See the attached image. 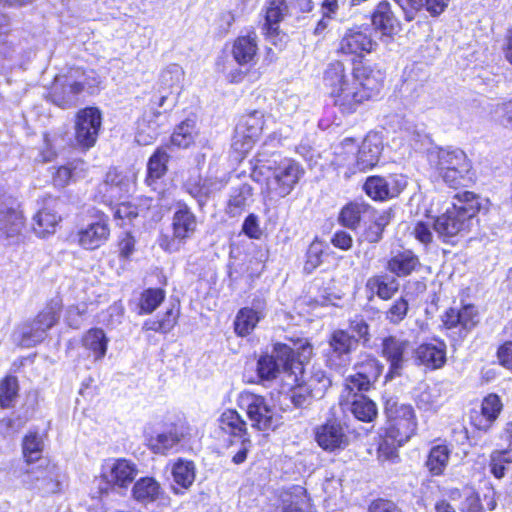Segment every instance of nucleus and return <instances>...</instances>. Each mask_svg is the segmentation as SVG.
Here are the masks:
<instances>
[{
	"label": "nucleus",
	"mask_w": 512,
	"mask_h": 512,
	"mask_svg": "<svg viewBox=\"0 0 512 512\" xmlns=\"http://www.w3.org/2000/svg\"><path fill=\"white\" fill-rule=\"evenodd\" d=\"M457 202L447 208L445 213L434 221V230L443 242L455 244L459 237L467 233L474 217L483 208V202L478 195L464 191L456 195ZM485 202H487L485 200Z\"/></svg>",
	"instance_id": "obj_1"
},
{
	"label": "nucleus",
	"mask_w": 512,
	"mask_h": 512,
	"mask_svg": "<svg viewBox=\"0 0 512 512\" xmlns=\"http://www.w3.org/2000/svg\"><path fill=\"white\" fill-rule=\"evenodd\" d=\"M99 84V77L93 70L70 68L55 77L49 97L58 107L71 108L78 104L83 93L94 94Z\"/></svg>",
	"instance_id": "obj_2"
},
{
	"label": "nucleus",
	"mask_w": 512,
	"mask_h": 512,
	"mask_svg": "<svg viewBox=\"0 0 512 512\" xmlns=\"http://www.w3.org/2000/svg\"><path fill=\"white\" fill-rule=\"evenodd\" d=\"M291 343H276L271 355L265 354L259 358L257 373L262 381H271L281 370H293L295 362L302 366L304 361L310 359L313 347L307 339L297 338L291 340Z\"/></svg>",
	"instance_id": "obj_3"
},
{
	"label": "nucleus",
	"mask_w": 512,
	"mask_h": 512,
	"mask_svg": "<svg viewBox=\"0 0 512 512\" xmlns=\"http://www.w3.org/2000/svg\"><path fill=\"white\" fill-rule=\"evenodd\" d=\"M429 161L439 177L452 188L466 186L472 181V164L459 148H439L429 154Z\"/></svg>",
	"instance_id": "obj_4"
},
{
	"label": "nucleus",
	"mask_w": 512,
	"mask_h": 512,
	"mask_svg": "<svg viewBox=\"0 0 512 512\" xmlns=\"http://www.w3.org/2000/svg\"><path fill=\"white\" fill-rule=\"evenodd\" d=\"M197 226V217L192 209L183 201L176 202L172 215V234H162L159 237L160 248L168 253L180 251L194 237Z\"/></svg>",
	"instance_id": "obj_5"
},
{
	"label": "nucleus",
	"mask_w": 512,
	"mask_h": 512,
	"mask_svg": "<svg viewBox=\"0 0 512 512\" xmlns=\"http://www.w3.org/2000/svg\"><path fill=\"white\" fill-rule=\"evenodd\" d=\"M384 411L388 418L386 429L388 438L396 441L399 446L404 445L415 435L417 420L414 409L409 404L399 403L396 398L385 400Z\"/></svg>",
	"instance_id": "obj_6"
},
{
	"label": "nucleus",
	"mask_w": 512,
	"mask_h": 512,
	"mask_svg": "<svg viewBox=\"0 0 512 512\" xmlns=\"http://www.w3.org/2000/svg\"><path fill=\"white\" fill-rule=\"evenodd\" d=\"M324 83L330 89L333 103L343 114H352V95L354 90L353 69L347 72L341 61H334L324 72Z\"/></svg>",
	"instance_id": "obj_7"
},
{
	"label": "nucleus",
	"mask_w": 512,
	"mask_h": 512,
	"mask_svg": "<svg viewBox=\"0 0 512 512\" xmlns=\"http://www.w3.org/2000/svg\"><path fill=\"white\" fill-rule=\"evenodd\" d=\"M314 438L322 450L338 454L350 446L357 433L346 421L331 418L314 428Z\"/></svg>",
	"instance_id": "obj_8"
},
{
	"label": "nucleus",
	"mask_w": 512,
	"mask_h": 512,
	"mask_svg": "<svg viewBox=\"0 0 512 512\" xmlns=\"http://www.w3.org/2000/svg\"><path fill=\"white\" fill-rule=\"evenodd\" d=\"M61 310V299H51L31 322L22 325L19 344L29 348L41 343L46 338L48 330L58 322Z\"/></svg>",
	"instance_id": "obj_9"
},
{
	"label": "nucleus",
	"mask_w": 512,
	"mask_h": 512,
	"mask_svg": "<svg viewBox=\"0 0 512 512\" xmlns=\"http://www.w3.org/2000/svg\"><path fill=\"white\" fill-rule=\"evenodd\" d=\"M270 171L272 176L267 178L266 183L270 198L289 195L304 175L300 163L290 158L280 159Z\"/></svg>",
	"instance_id": "obj_10"
},
{
	"label": "nucleus",
	"mask_w": 512,
	"mask_h": 512,
	"mask_svg": "<svg viewBox=\"0 0 512 512\" xmlns=\"http://www.w3.org/2000/svg\"><path fill=\"white\" fill-rule=\"evenodd\" d=\"M411 342L397 335H388L381 339L379 353L389 364L385 381L400 377L413 353Z\"/></svg>",
	"instance_id": "obj_11"
},
{
	"label": "nucleus",
	"mask_w": 512,
	"mask_h": 512,
	"mask_svg": "<svg viewBox=\"0 0 512 512\" xmlns=\"http://www.w3.org/2000/svg\"><path fill=\"white\" fill-rule=\"evenodd\" d=\"M183 80L182 67L178 64L168 65L161 71L150 99H153V103L158 104V107L167 105L173 109L178 102Z\"/></svg>",
	"instance_id": "obj_12"
},
{
	"label": "nucleus",
	"mask_w": 512,
	"mask_h": 512,
	"mask_svg": "<svg viewBox=\"0 0 512 512\" xmlns=\"http://www.w3.org/2000/svg\"><path fill=\"white\" fill-rule=\"evenodd\" d=\"M354 90L352 95L353 113L366 100L378 95L384 85V74L371 66L353 67Z\"/></svg>",
	"instance_id": "obj_13"
},
{
	"label": "nucleus",
	"mask_w": 512,
	"mask_h": 512,
	"mask_svg": "<svg viewBox=\"0 0 512 512\" xmlns=\"http://www.w3.org/2000/svg\"><path fill=\"white\" fill-rule=\"evenodd\" d=\"M172 109L170 106L158 107L149 99V103L142 116L137 121L135 140L139 145H150L161 134L167 122V114Z\"/></svg>",
	"instance_id": "obj_14"
},
{
	"label": "nucleus",
	"mask_w": 512,
	"mask_h": 512,
	"mask_svg": "<svg viewBox=\"0 0 512 512\" xmlns=\"http://www.w3.org/2000/svg\"><path fill=\"white\" fill-rule=\"evenodd\" d=\"M137 472L136 465L126 459H117L111 464H106L98 485L100 495L108 494L116 487H127L132 483Z\"/></svg>",
	"instance_id": "obj_15"
},
{
	"label": "nucleus",
	"mask_w": 512,
	"mask_h": 512,
	"mask_svg": "<svg viewBox=\"0 0 512 512\" xmlns=\"http://www.w3.org/2000/svg\"><path fill=\"white\" fill-rule=\"evenodd\" d=\"M241 403L252 428L268 431L276 427L275 411L265 397L248 393L242 396Z\"/></svg>",
	"instance_id": "obj_16"
},
{
	"label": "nucleus",
	"mask_w": 512,
	"mask_h": 512,
	"mask_svg": "<svg viewBox=\"0 0 512 512\" xmlns=\"http://www.w3.org/2000/svg\"><path fill=\"white\" fill-rule=\"evenodd\" d=\"M407 184V178L402 174L373 175L366 179L363 189L373 200L385 201L397 197Z\"/></svg>",
	"instance_id": "obj_17"
},
{
	"label": "nucleus",
	"mask_w": 512,
	"mask_h": 512,
	"mask_svg": "<svg viewBox=\"0 0 512 512\" xmlns=\"http://www.w3.org/2000/svg\"><path fill=\"white\" fill-rule=\"evenodd\" d=\"M102 124L101 112L95 107L81 109L76 115L75 138L83 148L95 145Z\"/></svg>",
	"instance_id": "obj_18"
},
{
	"label": "nucleus",
	"mask_w": 512,
	"mask_h": 512,
	"mask_svg": "<svg viewBox=\"0 0 512 512\" xmlns=\"http://www.w3.org/2000/svg\"><path fill=\"white\" fill-rule=\"evenodd\" d=\"M63 205L58 197L44 198L42 208L33 217V231L38 237L45 238L55 233L62 219L59 213Z\"/></svg>",
	"instance_id": "obj_19"
},
{
	"label": "nucleus",
	"mask_w": 512,
	"mask_h": 512,
	"mask_svg": "<svg viewBox=\"0 0 512 512\" xmlns=\"http://www.w3.org/2000/svg\"><path fill=\"white\" fill-rule=\"evenodd\" d=\"M24 218L16 199L0 189V236L13 238L20 234Z\"/></svg>",
	"instance_id": "obj_20"
},
{
	"label": "nucleus",
	"mask_w": 512,
	"mask_h": 512,
	"mask_svg": "<svg viewBox=\"0 0 512 512\" xmlns=\"http://www.w3.org/2000/svg\"><path fill=\"white\" fill-rule=\"evenodd\" d=\"M446 329L459 328V336L464 338L479 323V313L472 304L463 305L460 309L449 308L442 316Z\"/></svg>",
	"instance_id": "obj_21"
},
{
	"label": "nucleus",
	"mask_w": 512,
	"mask_h": 512,
	"mask_svg": "<svg viewBox=\"0 0 512 512\" xmlns=\"http://www.w3.org/2000/svg\"><path fill=\"white\" fill-rule=\"evenodd\" d=\"M132 183L130 179L118 172L109 170L104 181L99 185V193L102 194L103 201L109 204L120 202L130 192Z\"/></svg>",
	"instance_id": "obj_22"
},
{
	"label": "nucleus",
	"mask_w": 512,
	"mask_h": 512,
	"mask_svg": "<svg viewBox=\"0 0 512 512\" xmlns=\"http://www.w3.org/2000/svg\"><path fill=\"white\" fill-rule=\"evenodd\" d=\"M376 46L377 43L367 30H349L341 39L338 52L352 56L354 60L363 57L365 53H370Z\"/></svg>",
	"instance_id": "obj_23"
},
{
	"label": "nucleus",
	"mask_w": 512,
	"mask_h": 512,
	"mask_svg": "<svg viewBox=\"0 0 512 512\" xmlns=\"http://www.w3.org/2000/svg\"><path fill=\"white\" fill-rule=\"evenodd\" d=\"M272 512H315L306 490L300 486L279 493Z\"/></svg>",
	"instance_id": "obj_24"
},
{
	"label": "nucleus",
	"mask_w": 512,
	"mask_h": 512,
	"mask_svg": "<svg viewBox=\"0 0 512 512\" xmlns=\"http://www.w3.org/2000/svg\"><path fill=\"white\" fill-rule=\"evenodd\" d=\"M263 126V113L258 110L242 116L235 128L236 140L234 145L236 146L239 141H243L241 149L244 151L248 150L261 134Z\"/></svg>",
	"instance_id": "obj_25"
},
{
	"label": "nucleus",
	"mask_w": 512,
	"mask_h": 512,
	"mask_svg": "<svg viewBox=\"0 0 512 512\" xmlns=\"http://www.w3.org/2000/svg\"><path fill=\"white\" fill-rule=\"evenodd\" d=\"M183 437L182 428L171 424L165 430L148 437L147 445L153 453L167 455L170 452L178 451Z\"/></svg>",
	"instance_id": "obj_26"
},
{
	"label": "nucleus",
	"mask_w": 512,
	"mask_h": 512,
	"mask_svg": "<svg viewBox=\"0 0 512 512\" xmlns=\"http://www.w3.org/2000/svg\"><path fill=\"white\" fill-rule=\"evenodd\" d=\"M266 303L263 299L257 298L252 301L251 307L241 308L235 318L234 328L239 336L250 334L259 321L265 316Z\"/></svg>",
	"instance_id": "obj_27"
},
{
	"label": "nucleus",
	"mask_w": 512,
	"mask_h": 512,
	"mask_svg": "<svg viewBox=\"0 0 512 512\" xmlns=\"http://www.w3.org/2000/svg\"><path fill=\"white\" fill-rule=\"evenodd\" d=\"M402 9L407 22L415 20L417 14L426 11L431 17L440 16L451 0H394Z\"/></svg>",
	"instance_id": "obj_28"
},
{
	"label": "nucleus",
	"mask_w": 512,
	"mask_h": 512,
	"mask_svg": "<svg viewBox=\"0 0 512 512\" xmlns=\"http://www.w3.org/2000/svg\"><path fill=\"white\" fill-rule=\"evenodd\" d=\"M383 149L382 139L377 133H369L362 141L357 157L356 168L366 171L377 165Z\"/></svg>",
	"instance_id": "obj_29"
},
{
	"label": "nucleus",
	"mask_w": 512,
	"mask_h": 512,
	"mask_svg": "<svg viewBox=\"0 0 512 512\" xmlns=\"http://www.w3.org/2000/svg\"><path fill=\"white\" fill-rule=\"evenodd\" d=\"M232 56L240 66L251 67L257 63L258 42L254 31L240 35L234 40Z\"/></svg>",
	"instance_id": "obj_30"
},
{
	"label": "nucleus",
	"mask_w": 512,
	"mask_h": 512,
	"mask_svg": "<svg viewBox=\"0 0 512 512\" xmlns=\"http://www.w3.org/2000/svg\"><path fill=\"white\" fill-rule=\"evenodd\" d=\"M110 229L105 220H98L81 228L77 232L78 244L86 250L102 246L109 238Z\"/></svg>",
	"instance_id": "obj_31"
},
{
	"label": "nucleus",
	"mask_w": 512,
	"mask_h": 512,
	"mask_svg": "<svg viewBox=\"0 0 512 512\" xmlns=\"http://www.w3.org/2000/svg\"><path fill=\"white\" fill-rule=\"evenodd\" d=\"M374 28L385 36H392L401 30L400 21L388 1H381L372 14Z\"/></svg>",
	"instance_id": "obj_32"
},
{
	"label": "nucleus",
	"mask_w": 512,
	"mask_h": 512,
	"mask_svg": "<svg viewBox=\"0 0 512 512\" xmlns=\"http://www.w3.org/2000/svg\"><path fill=\"white\" fill-rule=\"evenodd\" d=\"M375 208L365 201H354L346 204L339 215L341 224L355 230L361 221L367 224V219L374 214Z\"/></svg>",
	"instance_id": "obj_33"
},
{
	"label": "nucleus",
	"mask_w": 512,
	"mask_h": 512,
	"mask_svg": "<svg viewBox=\"0 0 512 512\" xmlns=\"http://www.w3.org/2000/svg\"><path fill=\"white\" fill-rule=\"evenodd\" d=\"M418 256L411 250L399 251L388 260L387 270L397 277H406L420 269Z\"/></svg>",
	"instance_id": "obj_34"
},
{
	"label": "nucleus",
	"mask_w": 512,
	"mask_h": 512,
	"mask_svg": "<svg viewBox=\"0 0 512 512\" xmlns=\"http://www.w3.org/2000/svg\"><path fill=\"white\" fill-rule=\"evenodd\" d=\"M415 353L419 362L430 369L441 368L446 362V344L442 340H436V343H423Z\"/></svg>",
	"instance_id": "obj_35"
},
{
	"label": "nucleus",
	"mask_w": 512,
	"mask_h": 512,
	"mask_svg": "<svg viewBox=\"0 0 512 512\" xmlns=\"http://www.w3.org/2000/svg\"><path fill=\"white\" fill-rule=\"evenodd\" d=\"M366 290L372 296L376 295L381 300H390L399 289L397 279L388 274L374 275L366 281Z\"/></svg>",
	"instance_id": "obj_36"
},
{
	"label": "nucleus",
	"mask_w": 512,
	"mask_h": 512,
	"mask_svg": "<svg viewBox=\"0 0 512 512\" xmlns=\"http://www.w3.org/2000/svg\"><path fill=\"white\" fill-rule=\"evenodd\" d=\"M301 369L304 377L302 384L310 391L312 397L322 399L332 384L330 377L321 367L312 366L309 372L303 367Z\"/></svg>",
	"instance_id": "obj_37"
},
{
	"label": "nucleus",
	"mask_w": 512,
	"mask_h": 512,
	"mask_svg": "<svg viewBox=\"0 0 512 512\" xmlns=\"http://www.w3.org/2000/svg\"><path fill=\"white\" fill-rule=\"evenodd\" d=\"M502 410V402L496 394L486 396L481 405V416L473 419V423L478 430L487 431L492 423L497 419Z\"/></svg>",
	"instance_id": "obj_38"
},
{
	"label": "nucleus",
	"mask_w": 512,
	"mask_h": 512,
	"mask_svg": "<svg viewBox=\"0 0 512 512\" xmlns=\"http://www.w3.org/2000/svg\"><path fill=\"white\" fill-rule=\"evenodd\" d=\"M163 494L160 484L152 477L137 480L132 488L133 498L144 505L155 502Z\"/></svg>",
	"instance_id": "obj_39"
},
{
	"label": "nucleus",
	"mask_w": 512,
	"mask_h": 512,
	"mask_svg": "<svg viewBox=\"0 0 512 512\" xmlns=\"http://www.w3.org/2000/svg\"><path fill=\"white\" fill-rule=\"evenodd\" d=\"M391 217V210L379 212L375 209L371 218L367 219L369 224L363 232V239L369 243H378L382 239L384 229L390 223Z\"/></svg>",
	"instance_id": "obj_40"
},
{
	"label": "nucleus",
	"mask_w": 512,
	"mask_h": 512,
	"mask_svg": "<svg viewBox=\"0 0 512 512\" xmlns=\"http://www.w3.org/2000/svg\"><path fill=\"white\" fill-rule=\"evenodd\" d=\"M252 195L253 189L249 184L244 183L233 187L230 192L226 212L231 217L239 216L250 205Z\"/></svg>",
	"instance_id": "obj_41"
},
{
	"label": "nucleus",
	"mask_w": 512,
	"mask_h": 512,
	"mask_svg": "<svg viewBox=\"0 0 512 512\" xmlns=\"http://www.w3.org/2000/svg\"><path fill=\"white\" fill-rule=\"evenodd\" d=\"M220 428L227 434L242 440L244 437H250L247 430V423L236 411L228 409L224 411L219 418Z\"/></svg>",
	"instance_id": "obj_42"
},
{
	"label": "nucleus",
	"mask_w": 512,
	"mask_h": 512,
	"mask_svg": "<svg viewBox=\"0 0 512 512\" xmlns=\"http://www.w3.org/2000/svg\"><path fill=\"white\" fill-rule=\"evenodd\" d=\"M179 313V305L172 304L161 317L145 320L142 325V330L166 334L177 324Z\"/></svg>",
	"instance_id": "obj_43"
},
{
	"label": "nucleus",
	"mask_w": 512,
	"mask_h": 512,
	"mask_svg": "<svg viewBox=\"0 0 512 512\" xmlns=\"http://www.w3.org/2000/svg\"><path fill=\"white\" fill-rule=\"evenodd\" d=\"M166 292L162 288L144 289L136 303V313L138 315L152 314L165 300Z\"/></svg>",
	"instance_id": "obj_44"
},
{
	"label": "nucleus",
	"mask_w": 512,
	"mask_h": 512,
	"mask_svg": "<svg viewBox=\"0 0 512 512\" xmlns=\"http://www.w3.org/2000/svg\"><path fill=\"white\" fill-rule=\"evenodd\" d=\"M359 339L352 336L347 330H335L329 337L328 349L339 354L352 356V353L358 348Z\"/></svg>",
	"instance_id": "obj_45"
},
{
	"label": "nucleus",
	"mask_w": 512,
	"mask_h": 512,
	"mask_svg": "<svg viewBox=\"0 0 512 512\" xmlns=\"http://www.w3.org/2000/svg\"><path fill=\"white\" fill-rule=\"evenodd\" d=\"M169 158V154L162 147L154 151L147 163L146 182L148 185H152L166 174Z\"/></svg>",
	"instance_id": "obj_46"
},
{
	"label": "nucleus",
	"mask_w": 512,
	"mask_h": 512,
	"mask_svg": "<svg viewBox=\"0 0 512 512\" xmlns=\"http://www.w3.org/2000/svg\"><path fill=\"white\" fill-rule=\"evenodd\" d=\"M86 163L82 160H75L57 169L53 181L55 186L65 187L71 181H76L85 176Z\"/></svg>",
	"instance_id": "obj_47"
},
{
	"label": "nucleus",
	"mask_w": 512,
	"mask_h": 512,
	"mask_svg": "<svg viewBox=\"0 0 512 512\" xmlns=\"http://www.w3.org/2000/svg\"><path fill=\"white\" fill-rule=\"evenodd\" d=\"M451 451L444 445L433 446L426 460V467L433 476H440L444 473L450 458Z\"/></svg>",
	"instance_id": "obj_48"
},
{
	"label": "nucleus",
	"mask_w": 512,
	"mask_h": 512,
	"mask_svg": "<svg viewBox=\"0 0 512 512\" xmlns=\"http://www.w3.org/2000/svg\"><path fill=\"white\" fill-rule=\"evenodd\" d=\"M442 390L439 384L428 386L416 396V405L425 412H437L442 406Z\"/></svg>",
	"instance_id": "obj_49"
},
{
	"label": "nucleus",
	"mask_w": 512,
	"mask_h": 512,
	"mask_svg": "<svg viewBox=\"0 0 512 512\" xmlns=\"http://www.w3.org/2000/svg\"><path fill=\"white\" fill-rule=\"evenodd\" d=\"M196 134L195 120L186 119L176 126L171 135L170 141L173 146L186 149L194 143Z\"/></svg>",
	"instance_id": "obj_50"
},
{
	"label": "nucleus",
	"mask_w": 512,
	"mask_h": 512,
	"mask_svg": "<svg viewBox=\"0 0 512 512\" xmlns=\"http://www.w3.org/2000/svg\"><path fill=\"white\" fill-rule=\"evenodd\" d=\"M349 410L357 420L366 423L374 421L378 414L376 404L364 395L354 398Z\"/></svg>",
	"instance_id": "obj_51"
},
{
	"label": "nucleus",
	"mask_w": 512,
	"mask_h": 512,
	"mask_svg": "<svg viewBox=\"0 0 512 512\" xmlns=\"http://www.w3.org/2000/svg\"><path fill=\"white\" fill-rule=\"evenodd\" d=\"M83 346L90 350L95 359H101L107 351L108 339L104 331L100 328H92L84 335L82 339Z\"/></svg>",
	"instance_id": "obj_52"
},
{
	"label": "nucleus",
	"mask_w": 512,
	"mask_h": 512,
	"mask_svg": "<svg viewBox=\"0 0 512 512\" xmlns=\"http://www.w3.org/2000/svg\"><path fill=\"white\" fill-rule=\"evenodd\" d=\"M172 475L176 484L187 489L195 480V465L192 461L178 459L173 465Z\"/></svg>",
	"instance_id": "obj_53"
},
{
	"label": "nucleus",
	"mask_w": 512,
	"mask_h": 512,
	"mask_svg": "<svg viewBox=\"0 0 512 512\" xmlns=\"http://www.w3.org/2000/svg\"><path fill=\"white\" fill-rule=\"evenodd\" d=\"M510 448L506 450H496L490 455L489 468L491 474L497 479L505 476L506 464L512 463V433L509 435Z\"/></svg>",
	"instance_id": "obj_54"
},
{
	"label": "nucleus",
	"mask_w": 512,
	"mask_h": 512,
	"mask_svg": "<svg viewBox=\"0 0 512 512\" xmlns=\"http://www.w3.org/2000/svg\"><path fill=\"white\" fill-rule=\"evenodd\" d=\"M339 9L338 4H332L330 1L327 3H320L321 18L317 21L313 30L316 37H324L327 31L331 28L333 21Z\"/></svg>",
	"instance_id": "obj_55"
},
{
	"label": "nucleus",
	"mask_w": 512,
	"mask_h": 512,
	"mask_svg": "<svg viewBox=\"0 0 512 512\" xmlns=\"http://www.w3.org/2000/svg\"><path fill=\"white\" fill-rule=\"evenodd\" d=\"M43 451V439L36 432L27 434L22 442V452L27 463H32L41 459Z\"/></svg>",
	"instance_id": "obj_56"
},
{
	"label": "nucleus",
	"mask_w": 512,
	"mask_h": 512,
	"mask_svg": "<svg viewBox=\"0 0 512 512\" xmlns=\"http://www.w3.org/2000/svg\"><path fill=\"white\" fill-rule=\"evenodd\" d=\"M355 369L367 380L366 383L374 384L382 374L384 365L377 358L368 355L355 366Z\"/></svg>",
	"instance_id": "obj_57"
},
{
	"label": "nucleus",
	"mask_w": 512,
	"mask_h": 512,
	"mask_svg": "<svg viewBox=\"0 0 512 512\" xmlns=\"http://www.w3.org/2000/svg\"><path fill=\"white\" fill-rule=\"evenodd\" d=\"M290 11L283 0H271L266 10L265 29L276 31L278 24Z\"/></svg>",
	"instance_id": "obj_58"
},
{
	"label": "nucleus",
	"mask_w": 512,
	"mask_h": 512,
	"mask_svg": "<svg viewBox=\"0 0 512 512\" xmlns=\"http://www.w3.org/2000/svg\"><path fill=\"white\" fill-rule=\"evenodd\" d=\"M490 115L497 124L512 130V98L492 105Z\"/></svg>",
	"instance_id": "obj_59"
},
{
	"label": "nucleus",
	"mask_w": 512,
	"mask_h": 512,
	"mask_svg": "<svg viewBox=\"0 0 512 512\" xmlns=\"http://www.w3.org/2000/svg\"><path fill=\"white\" fill-rule=\"evenodd\" d=\"M18 380L15 376H7L0 382V406L9 408L18 395Z\"/></svg>",
	"instance_id": "obj_60"
},
{
	"label": "nucleus",
	"mask_w": 512,
	"mask_h": 512,
	"mask_svg": "<svg viewBox=\"0 0 512 512\" xmlns=\"http://www.w3.org/2000/svg\"><path fill=\"white\" fill-rule=\"evenodd\" d=\"M270 144L264 143L255 156V170L263 173L264 170L270 171L278 162L280 155L276 151H270Z\"/></svg>",
	"instance_id": "obj_61"
},
{
	"label": "nucleus",
	"mask_w": 512,
	"mask_h": 512,
	"mask_svg": "<svg viewBox=\"0 0 512 512\" xmlns=\"http://www.w3.org/2000/svg\"><path fill=\"white\" fill-rule=\"evenodd\" d=\"M325 245L322 241L314 240L308 247L306 252V261L304 263V272L312 273L322 263Z\"/></svg>",
	"instance_id": "obj_62"
},
{
	"label": "nucleus",
	"mask_w": 512,
	"mask_h": 512,
	"mask_svg": "<svg viewBox=\"0 0 512 512\" xmlns=\"http://www.w3.org/2000/svg\"><path fill=\"white\" fill-rule=\"evenodd\" d=\"M324 356L326 366L340 375H343L347 371L352 362V356L339 354L328 348L326 349Z\"/></svg>",
	"instance_id": "obj_63"
},
{
	"label": "nucleus",
	"mask_w": 512,
	"mask_h": 512,
	"mask_svg": "<svg viewBox=\"0 0 512 512\" xmlns=\"http://www.w3.org/2000/svg\"><path fill=\"white\" fill-rule=\"evenodd\" d=\"M285 399H288L295 408H306L311 404L312 400H316L302 383L291 389L285 396Z\"/></svg>",
	"instance_id": "obj_64"
}]
</instances>
